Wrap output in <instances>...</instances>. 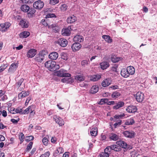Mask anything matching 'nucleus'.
I'll return each instance as SVG.
<instances>
[{
    "instance_id": "47",
    "label": "nucleus",
    "mask_w": 157,
    "mask_h": 157,
    "mask_svg": "<svg viewBox=\"0 0 157 157\" xmlns=\"http://www.w3.org/2000/svg\"><path fill=\"white\" fill-rule=\"evenodd\" d=\"M61 58L64 60H67L68 59L67 54L66 53L63 52L61 54Z\"/></svg>"
},
{
    "instance_id": "62",
    "label": "nucleus",
    "mask_w": 157,
    "mask_h": 157,
    "mask_svg": "<svg viewBox=\"0 0 157 157\" xmlns=\"http://www.w3.org/2000/svg\"><path fill=\"white\" fill-rule=\"evenodd\" d=\"M55 10V9H53L52 8H48L46 9V11L48 12H54Z\"/></svg>"
},
{
    "instance_id": "51",
    "label": "nucleus",
    "mask_w": 157,
    "mask_h": 157,
    "mask_svg": "<svg viewBox=\"0 0 157 157\" xmlns=\"http://www.w3.org/2000/svg\"><path fill=\"white\" fill-rule=\"evenodd\" d=\"M59 2V0H50V3L52 5H55Z\"/></svg>"
},
{
    "instance_id": "11",
    "label": "nucleus",
    "mask_w": 157,
    "mask_h": 157,
    "mask_svg": "<svg viewBox=\"0 0 157 157\" xmlns=\"http://www.w3.org/2000/svg\"><path fill=\"white\" fill-rule=\"evenodd\" d=\"M109 151H111L112 150L115 151H118L120 150V147L116 144H112L110 146L107 147Z\"/></svg>"
},
{
    "instance_id": "44",
    "label": "nucleus",
    "mask_w": 157,
    "mask_h": 157,
    "mask_svg": "<svg viewBox=\"0 0 157 157\" xmlns=\"http://www.w3.org/2000/svg\"><path fill=\"white\" fill-rule=\"evenodd\" d=\"M33 144V142H30L28 144L27 147L25 150V151H26V152H29V150H30L32 148Z\"/></svg>"
},
{
    "instance_id": "19",
    "label": "nucleus",
    "mask_w": 157,
    "mask_h": 157,
    "mask_svg": "<svg viewBox=\"0 0 157 157\" xmlns=\"http://www.w3.org/2000/svg\"><path fill=\"white\" fill-rule=\"evenodd\" d=\"M19 24L22 27L27 28L29 26V23L25 19H22L20 21Z\"/></svg>"
},
{
    "instance_id": "36",
    "label": "nucleus",
    "mask_w": 157,
    "mask_h": 157,
    "mask_svg": "<svg viewBox=\"0 0 157 157\" xmlns=\"http://www.w3.org/2000/svg\"><path fill=\"white\" fill-rule=\"evenodd\" d=\"M75 79L78 82L83 81L85 79V77L83 75H77L75 77Z\"/></svg>"
},
{
    "instance_id": "53",
    "label": "nucleus",
    "mask_w": 157,
    "mask_h": 157,
    "mask_svg": "<svg viewBox=\"0 0 157 157\" xmlns=\"http://www.w3.org/2000/svg\"><path fill=\"white\" fill-rule=\"evenodd\" d=\"M34 0H21L23 3L29 4L32 3L34 1Z\"/></svg>"
},
{
    "instance_id": "60",
    "label": "nucleus",
    "mask_w": 157,
    "mask_h": 157,
    "mask_svg": "<svg viewBox=\"0 0 157 157\" xmlns=\"http://www.w3.org/2000/svg\"><path fill=\"white\" fill-rule=\"evenodd\" d=\"M25 138L24 135L22 133L21 134L20 137H19V139L20 140L21 142H23V140Z\"/></svg>"
},
{
    "instance_id": "18",
    "label": "nucleus",
    "mask_w": 157,
    "mask_h": 157,
    "mask_svg": "<svg viewBox=\"0 0 157 157\" xmlns=\"http://www.w3.org/2000/svg\"><path fill=\"white\" fill-rule=\"evenodd\" d=\"M24 81V79H21L17 83L18 89L20 90H22L25 87V85L24 83L23 84V82Z\"/></svg>"
},
{
    "instance_id": "64",
    "label": "nucleus",
    "mask_w": 157,
    "mask_h": 157,
    "mask_svg": "<svg viewBox=\"0 0 157 157\" xmlns=\"http://www.w3.org/2000/svg\"><path fill=\"white\" fill-rule=\"evenodd\" d=\"M2 116L4 117H6L7 115V112L6 111L3 110L2 111Z\"/></svg>"
},
{
    "instance_id": "46",
    "label": "nucleus",
    "mask_w": 157,
    "mask_h": 157,
    "mask_svg": "<svg viewBox=\"0 0 157 157\" xmlns=\"http://www.w3.org/2000/svg\"><path fill=\"white\" fill-rule=\"evenodd\" d=\"M67 7L68 6L67 5L65 4H63L60 6L59 8L61 10L64 11L67 9Z\"/></svg>"
},
{
    "instance_id": "17",
    "label": "nucleus",
    "mask_w": 157,
    "mask_h": 157,
    "mask_svg": "<svg viewBox=\"0 0 157 157\" xmlns=\"http://www.w3.org/2000/svg\"><path fill=\"white\" fill-rule=\"evenodd\" d=\"M81 45L79 43H75L72 45L71 48L73 52H76L79 50L81 47Z\"/></svg>"
},
{
    "instance_id": "3",
    "label": "nucleus",
    "mask_w": 157,
    "mask_h": 157,
    "mask_svg": "<svg viewBox=\"0 0 157 157\" xmlns=\"http://www.w3.org/2000/svg\"><path fill=\"white\" fill-rule=\"evenodd\" d=\"M116 143L120 147L124 148H127L129 150L132 148V146L128 145L125 141L122 140H120L116 142Z\"/></svg>"
},
{
    "instance_id": "21",
    "label": "nucleus",
    "mask_w": 157,
    "mask_h": 157,
    "mask_svg": "<svg viewBox=\"0 0 157 157\" xmlns=\"http://www.w3.org/2000/svg\"><path fill=\"white\" fill-rule=\"evenodd\" d=\"M70 29L69 28L63 29L61 31L62 34L64 36H69L71 33Z\"/></svg>"
},
{
    "instance_id": "16",
    "label": "nucleus",
    "mask_w": 157,
    "mask_h": 157,
    "mask_svg": "<svg viewBox=\"0 0 157 157\" xmlns=\"http://www.w3.org/2000/svg\"><path fill=\"white\" fill-rule=\"evenodd\" d=\"M137 110L136 107L133 105L129 106L126 109V110L129 113H134L136 112Z\"/></svg>"
},
{
    "instance_id": "52",
    "label": "nucleus",
    "mask_w": 157,
    "mask_h": 157,
    "mask_svg": "<svg viewBox=\"0 0 157 157\" xmlns=\"http://www.w3.org/2000/svg\"><path fill=\"white\" fill-rule=\"evenodd\" d=\"M50 155V152L49 151H47L44 154L41 155L40 157H49Z\"/></svg>"
},
{
    "instance_id": "58",
    "label": "nucleus",
    "mask_w": 157,
    "mask_h": 157,
    "mask_svg": "<svg viewBox=\"0 0 157 157\" xmlns=\"http://www.w3.org/2000/svg\"><path fill=\"white\" fill-rule=\"evenodd\" d=\"M21 93L22 94L23 93V95L24 98L28 96L29 94V92H26L25 91H22L21 92Z\"/></svg>"
},
{
    "instance_id": "15",
    "label": "nucleus",
    "mask_w": 157,
    "mask_h": 157,
    "mask_svg": "<svg viewBox=\"0 0 157 157\" xmlns=\"http://www.w3.org/2000/svg\"><path fill=\"white\" fill-rule=\"evenodd\" d=\"M58 44L62 47H66L68 44L67 41L65 39L61 38L58 40Z\"/></svg>"
},
{
    "instance_id": "1",
    "label": "nucleus",
    "mask_w": 157,
    "mask_h": 157,
    "mask_svg": "<svg viewBox=\"0 0 157 157\" xmlns=\"http://www.w3.org/2000/svg\"><path fill=\"white\" fill-rule=\"evenodd\" d=\"M45 67L51 71H55L60 67V66L57 64L55 61L49 60L46 62L45 64Z\"/></svg>"
},
{
    "instance_id": "31",
    "label": "nucleus",
    "mask_w": 157,
    "mask_h": 157,
    "mask_svg": "<svg viewBox=\"0 0 157 157\" xmlns=\"http://www.w3.org/2000/svg\"><path fill=\"white\" fill-rule=\"evenodd\" d=\"M98 90L99 87L97 86H93L91 88L90 90V93L93 94H95L98 91Z\"/></svg>"
},
{
    "instance_id": "59",
    "label": "nucleus",
    "mask_w": 157,
    "mask_h": 157,
    "mask_svg": "<svg viewBox=\"0 0 157 157\" xmlns=\"http://www.w3.org/2000/svg\"><path fill=\"white\" fill-rule=\"evenodd\" d=\"M15 111L16 113H19L20 114H22L21 109H20L17 108L15 109Z\"/></svg>"
},
{
    "instance_id": "24",
    "label": "nucleus",
    "mask_w": 157,
    "mask_h": 157,
    "mask_svg": "<svg viewBox=\"0 0 157 157\" xmlns=\"http://www.w3.org/2000/svg\"><path fill=\"white\" fill-rule=\"evenodd\" d=\"M64 152L63 148L62 147H58L53 153V155L55 156H56L58 154L63 153Z\"/></svg>"
},
{
    "instance_id": "34",
    "label": "nucleus",
    "mask_w": 157,
    "mask_h": 157,
    "mask_svg": "<svg viewBox=\"0 0 157 157\" xmlns=\"http://www.w3.org/2000/svg\"><path fill=\"white\" fill-rule=\"evenodd\" d=\"M100 66L102 69L104 70L109 67V64L107 62H103L100 63Z\"/></svg>"
},
{
    "instance_id": "35",
    "label": "nucleus",
    "mask_w": 157,
    "mask_h": 157,
    "mask_svg": "<svg viewBox=\"0 0 157 157\" xmlns=\"http://www.w3.org/2000/svg\"><path fill=\"white\" fill-rule=\"evenodd\" d=\"M61 81L63 83H72L73 82V79L71 78H64L61 79Z\"/></svg>"
},
{
    "instance_id": "29",
    "label": "nucleus",
    "mask_w": 157,
    "mask_h": 157,
    "mask_svg": "<svg viewBox=\"0 0 157 157\" xmlns=\"http://www.w3.org/2000/svg\"><path fill=\"white\" fill-rule=\"evenodd\" d=\"M76 20V17L74 15L71 16L67 19V21L68 23H72L75 22Z\"/></svg>"
},
{
    "instance_id": "2",
    "label": "nucleus",
    "mask_w": 157,
    "mask_h": 157,
    "mask_svg": "<svg viewBox=\"0 0 157 157\" xmlns=\"http://www.w3.org/2000/svg\"><path fill=\"white\" fill-rule=\"evenodd\" d=\"M56 74V76L62 77H70L71 76L70 74L66 73V71L63 69L57 71Z\"/></svg>"
},
{
    "instance_id": "45",
    "label": "nucleus",
    "mask_w": 157,
    "mask_h": 157,
    "mask_svg": "<svg viewBox=\"0 0 157 157\" xmlns=\"http://www.w3.org/2000/svg\"><path fill=\"white\" fill-rule=\"evenodd\" d=\"M121 60V58L117 57L116 56H113L111 58V61L114 63L118 62Z\"/></svg>"
},
{
    "instance_id": "10",
    "label": "nucleus",
    "mask_w": 157,
    "mask_h": 157,
    "mask_svg": "<svg viewBox=\"0 0 157 157\" xmlns=\"http://www.w3.org/2000/svg\"><path fill=\"white\" fill-rule=\"evenodd\" d=\"M34 105H31L29 106L28 108H26L22 113V114H28L30 112V114L34 115L35 113L34 112Z\"/></svg>"
},
{
    "instance_id": "57",
    "label": "nucleus",
    "mask_w": 157,
    "mask_h": 157,
    "mask_svg": "<svg viewBox=\"0 0 157 157\" xmlns=\"http://www.w3.org/2000/svg\"><path fill=\"white\" fill-rule=\"evenodd\" d=\"M26 140L30 141L33 140L34 137L33 136H30L26 137Z\"/></svg>"
},
{
    "instance_id": "23",
    "label": "nucleus",
    "mask_w": 157,
    "mask_h": 157,
    "mask_svg": "<svg viewBox=\"0 0 157 157\" xmlns=\"http://www.w3.org/2000/svg\"><path fill=\"white\" fill-rule=\"evenodd\" d=\"M110 153V151H109V150L106 147L104 150V152L101 153L100 156L101 157H108Z\"/></svg>"
},
{
    "instance_id": "30",
    "label": "nucleus",
    "mask_w": 157,
    "mask_h": 157,
    "mask_svg": "<svg viewBox=\"0 0 157 157\" xmlns=\"http://www.w3.org/2000/svg\"><path fill=\"white\" fill-rule=\"evenodd\" d=\"M30 7L26 4L22 5L21 7V9L22 11L25 13H27L29 11Z\"/></svg>"
},
{
    "instance_id": "48",
    "label": "nucleus",
    "mask_w": 157,
    "mask_h": 157,
    "mask_svg": "<svg viewBox=\"0 0 157 157\" xmlns=\"http://www.w3.org/2000/svg\"><path fill=\"white\" fill-rule=\"evenodd\" d=\"M122 124V121L121 120H119L117 122L114 124V126L116 128L117 127L119 126Z\"/></svg>"
},
{
    "instance_id": "26",
    "label": "nucleus",
    "mask_w": 157,
    "mask_h": 157,
    "mask_svg": "<svg viewBox=\"0 0 157 157\" xmlns=\"http://www.w3.org/2000/svg\"><path fill=\"white\" fill-rule=\"evenodd\" d=\"M109 138L111 140L117 141L119 139V136L116 133H112L109 135Z\"/></svg>"
},
{
    "instance_id": "43",
    "label": "nucleus",
    "mask_w": 157,
    "mask_h": 157,
    "mask_svg": "<svg viewBox=\"0 0 157 157\" xmlns=\"http://www.w3.org/2000/svg\"><path fill=\"white\" fill-rule=\"evenodd\" d=\"M108 101V100L107 98L101 99L100 101L98 102V103L99 105H104L105 103H107Z\"/></svg>"
},
{
    "instance_id": "39",
    "label": "nucleus",
    "mask_w": 157,
    "mask_h": 157,
    "mask_svg": "<svg viewBox=\"0 0 157 157\" xmlns=\"http://www.w3.org/2000/svg\"><path fill=\"white\" fill-rule=\"evenodd\" d=\"M30 35V33L28 31H24L20 33V36L21 38H26Z\"/></svg>"
},
{
    "instance_id": "13",
    "label": "nucleus",
    "mask_w": 157,
    "mask_h": 157,
    "mask_svg": "<svg viewBox=\"0 0 157 157\" xmlns=\"http://www.w3.org/2000/svg\"><path fill=\"white\" fill-rule=\"evenodd\" d=\"M136 98L138 102H142L144 98V94L142 93L138 92L136 94Z\"/></svg>"
},
{
    "instance_id": "63",
    "label": "nucleus",
    "mask_w": 157,
    "mask_h": 157,
    "mask_svg": "<svg viewBox=\"0 0 157 157\" xmlns=\"http://www.w3.org/2000/svg\"><path fill=\"white\" fill-rule=\"evenodd\" d=\"M31 100V98L30 97H28L26 101L25 102V105H27L29 102V101Z\"/></svg>"
},
{
    "instance_id": "8",
    "label": "nucleus",
    "mask_w": 157,
    "mask_h": 157,
    "mask_svg": "<svg viewBox=\"0 0 157 157\" xmlns=\"http://www.w3.org/2000/svg\"><path fill=\"white\" fill-rule=\"evenodd\" d=\"M123 135L126 137L132 138L134 137L135 133L132 131H126L123 133Z\"/></svg>"
},
{
    "instance_id": "33",
    "label": "nucleus",
    "mask_w": 157,
    "mask_h": 157,
    "mask_svg": "<svg viewBox=\"0 0 157 157\" xmlns=\"http://www.w3.org/2000/svg\"><path fill=\"white\" fill-rule=\"evenodd\" d=\"M101 78L100 75H97L91 76L90 77V80L91 81H96L99 79Z\"/></svg>"
},
{
    "instance_id": "54",
    "label": "nucleus",
    "mask_w": 157,
    "mask_h": 157,
    "mask_svg": "<svg viewBox=\"0 0 157 157\" xmlns=\"http://www.w3.org/2000/svg\"><path fill=\"white\" fill-rule=\"evenodd\" d=\"M48 140L47 139L46 137H44L42 140V142L44 144L45 146H47L48 144Z\"/></svg>"
},
{
    "instance_id": "12",
    "label": "nucleus",
    "mask_w": 157,
    "mask_h": 157,
    "mask_svg": "<svg viewBox=\"0 0 157 157\" xmlns=\"http://www.w3.org/2000/svg\"><path fill=\"white\" fill-rule=\"evenodd\" d=\"M18 67L17 63H12L8 70V72L11 73H13L16 70Z\"/></svg>"
},
{
    "instance_id": "9",
    "label": "nucleus",
    "mask_w": 157,
    "mask_h": 157,
    "mask_svg": "<svg viewBox=\"0 0 157 157\" xmlns=\"http://www.w3.org/2000/svg\"><path fill=\"white\" fill-rule=\"evenodd\" d=\"M36 53V50L34 49H31L29 50L26 53L27 57L28 58H32Z\"/></svg>"
},
{
    "instance_id": "40",
    "label": "nucleus",
    "mask_w": 157,
    "mask_h": 157,
    "mask_svg": "<svg viewBox=\"0 0 157 157\" xmlns=\"http://www.w3.org/2000/svg\"><path fill=\"white\" fill-rule=\"evenodd\" d=\"M102 37L105 41L108 43H111L112 41V40L110 38V36L108 35H104L102 36Z\"/></svg>"
},
{
    "instance_id": "25",
    "label": "nucleus",
    "mask_w": 157,
    "mask_h": 157,
    "mask_svg": "<svg viewBox=\"0 0 157 157\" xmlns=\"http://www.w3.org/2000/svg\"><path fill=\"white\" fill-rule=\"evenodd\" d=\"M58 57V53L56 52L51 53L49 55V57L51 59L56 60Z\"/></svg>"
},
{
    "instance_id": "38",
    "label": "nucleus",
    "mask_w": 157,
    "mask_h": 157,
    "mask_svg": "<svg viewBox=\"0 0 157 157\" xmlns=\"http://www.w3.org/2000/svg\"><path fill=\"white\" fill-rule=\"evenodd\" d=\"M121 95V93L117 91L113 92L111 95L112 97L114 99H116L119 97Z\"/></svg>"
},
{
    "instance_id": "61",
    "label": "nucleus",
    "mask_w": 157,
    "mask_h": 157,
    "mask_svg": "<svg viewBox=\"0 0 157 157\" xmlns=\"http://www.w3.org/2000/svg\"><path fill=\"white\" fill-rule=\"evenodd\" d=\"M55 16V14L53 13L48 14L47 15V17L48 18H50L51 19L52 17H54Z\"/></svg>"
},
{
    "instance_id": "42",
    "label": "nucleus",
    "mask_w": 157,
    "mask_h": 157,
    "mask_svg": "<svg viewBox=\"0 0 157 157\" xmlns=\"http://www.w3.org/2000/svg\"><path fill=\"white\" fill-rule=\"evenodd\" d=\"M135 123V121L133 118H131L130 119L127 120L125 123L126 125H132Z\"/></svg>"
},
{
    "instance_id": "5",
    "label": "nucleus",
    "mask_w": 157,
    "mask_h": 157,
    "mask_svg": "<svg viewBox=\"0 0 157 157\" xmlns=\"http://www.w3.org/2000/svg\"><path fill=\"white\" fill-rule=\"evenodd\" d=\"M53 118L56 123H57L59 126H61L64 125V122L60 117L55 115L53 116Z\"/></svg>"
},
{
    "instance_id": "27",
    "label": "nucleus",
    "mask_w": 157,
    "mask_h": 157,
    "mask_svg": "<svg viewBox=\"0 0 157 157\" xmlns=\"http://www.w3.org/2000/svg\"><path fill=\"white\" fill-rule=\"evenodd\" d=\"M116 104V105L113 107V109H117L123 107L124 105V103L122 101H120Z\"/></svg>"
},
{
    "instance_id": "28",
    "label": "nucleus",
    "mask_w": 157,
    "mask_h": 157,
    "mask_svg": "<svg viewBox=\"0 0 157 157\" xmlns=\"http://www.w3.org/2000/svg\"><path fill=\"white\" fill-rule=\"evenodd\" d=\"M121 76L124 78L128 77L130 75L127 69L124 68L122 69L121 70Z\"/></svg>"
},
{
    "instance_id": "41",
    "label": "nucleus",
    "mask_w": 157,
    "mask_h": 157,
    "mask_svg": "<svg viewBox=\"0 0 157 157\" xmlns=\"http://www.w3.org/2000/svg\"><path fill=\"white\" fill-rule=\"evenodd\" d=\"M90 133L92 136H95L97 134V129L96 127L92 128L91 129Z\"/></svg>"
},
{
    "instance_id": "50",
    "label": "nucleus",
    "mask_w": 157,
    "mask_h": 157,
    "mask_svg": "<svg viewBox=\"0 0 157 157\" xmlns=\"http://www.w3.org/2000/svg\"><path fill=\"white\" fill-rule=\"evenodd\" d=\"M125 116V114L124 113H123L122 114L119 115H116L114 116V117L117 119L122 118V117H124Z\"/></svg>"
},
{
    "instance_id": "20",
    "label": "nucleus",
    "mask_w": 157,
    "mask_h": 157,
    "mask_svg": "<svg viewBox=\"0 0 157 157\" xmlns=\"http://www.w3.org/2000/svg\"><path fill=\"white\" fill-rule=\"evenodd\" d=\"M73 40L75 42L77 43H81L83 41V38L81 35H77L74 37Z\"/></svg>"
},
{
    "instance_id": "55",
    "label": "nucleus",
    "mask_w": 157,
    "mask_h": 157,
    "mask_svg": "<svg viewBox=\"0 0 157 157\" xmlns=\"http://www.w3.org/2000/svg\"><path fill=\"white\" fill-rule=\"evenodd\" d=\"M7 66L6 65H2L0 67V73L3 71L6 68Z\"/></svg>"
},
{
    "instance_id": "49",
    "label": "nucleus",
    "mask_w": 157,
    "mask_h": 157,
    "mask_svg": "<svg viewBox=\"0 0 157 157\" xmlns=\"http://www.w3.org/2000/svg\"><path fill=\"white\" fill-rule=\"evenodd\" d=\"M81 63L82 66L84 67L89 63V61L86 60H83L81 62Z\"/></svg>"
},
{
    "instance_id": "32",
    "label": "nucleus",
    "mask_w": 157,
    "mask_h": 157,
    "mask_svg": "<svg viewBox=\"0 0 157 157\" xmlns=\"http://www.w3.org/2000/svg\"><path fill=\"white\" fill-rule=\"evenodd\" d=\"M36 11V10L32 8H29V11L27 12L28 17H32L35 13Z\"/></svg>"
},
{
    "instance_id": "14",
    "label": "nucleus",
    "mask_w": 157,
    "mask_h": 157,
    "mask_svg": "<svg viewBox=\"0 0 157 157\" xmlns=\"http://www.w3.org/2000/svg\"><path fill=\"white\" fill-rule=\"evenodd\" d=\"M112 81L109 78L105 79L101 83V85L103 87H107L111 83Z\"/></svg>"
},
{
    "instance_id": "7",
    "label": "nucleus",
    "mask_w": 157,
    "mask_h": 157,
    "mask_svg": "<svg viewBox=\"0 0 157 157\" xmlns=\"http://www.w3.org/2000/svg\"><path fill=\"white\" fill-rule=\"evenodd\" d=\"M10 26L11 24L8 22L1 24H0V27H1L0 30L2 32H4L7 30Z\"/></svg>"
},
{
    "instance_id": "37",
    "label": "nucleus",
    "mask_w": 157,
    "mask_h": 157,
    "mask_svg": "<svg viewBox=\"0 0 157 157\" xmlns=\"http://www.w3.org/2000/svg\"><path fill=\"white\" fill-rule=\"evenodd\" d=\"M126 69L130 75H133L135 73V69L132 66L128 67Z\"/></svg>"
},
{
    "instance_id": "4",
    "label": "nucleus",
    "mask_w": 157,
    "mask_h": 157,
    "mask_svg": "<svg viewBox=\"0 0 157 157\" xmlns=\"http://www.w3.org/2000/svg\"><path fill=\"white\" fill-rule=\"evenodd\" d=\"M45 54L44 52L42 51L40 52L39 54H37L35 58V61L38 62H41L44 59Z\"/></svg>"
},
{
    "instance_id": "56",
    "label": "nucleus",
    "mask_w": 157,
    "mask_h": 157,
    "mask_svg": "<svg viewBox=\"0 0 157 157\" xmlns=\"http://www.w3.org/2000/svg\"><path fill=\"white\" fill-rule=\"evenodd\" d=\"M18 100L21 101L22 98H24L23 95V93L22 94L21 92L19 93L18 95Z\"/></svg>"
},
{
    "instance_id": "6",
    "label": "nucleus",
    "mask_w": 157,
    "mask_h": 157,
    "mask_svg": "<svg viewBox=\"0 0 157 157\" xmlns=\"http://www.w3.org/2000/svg\"><path fill=\"white\" fill-rule=\"evenodd\" d=\"M44 6V2L40 0L35 2L33 4V6L35 9H41Z\"/></svg>"
},
{
    "instance_id": "22",
    "label": "nucleus",
    "mask_w": 157,
    "mask_h": 157,
    "mask_svg": "<svg viewBox=\"0 0 157 157\" xmlns=\"http://www.w3.org/2000/svg\"><path fill=\"white\" fill-rule=\"evenodd\" d=\"M50 28H52L55 33H58L59 30V28L57 24H53L49 26Z\"/></svg>"
}]
</instances>
